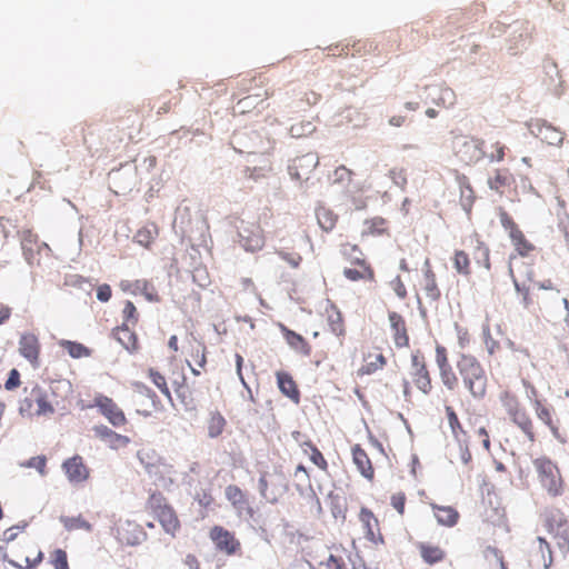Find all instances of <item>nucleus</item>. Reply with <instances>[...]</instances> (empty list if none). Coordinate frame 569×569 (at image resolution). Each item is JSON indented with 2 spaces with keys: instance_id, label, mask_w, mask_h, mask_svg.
<instances>
[{
  "instance_id": "58836bf2",
  "label": "nucleus",
  "mask_w": 569,
  "mask_h": 569,
  "mask_svg": "<svg viewBox=\"0 0 569 569\" xmlns=\"http://www.w3.org/2000/svg\"><path fill=\"white\" fill-rule=\"evenodd\" d=\"M413 380L417 388L421 390L423 393H428L431 389V382L425 366H420L418 368V371L413 372Z\"/></svg>"
},
{
  "instance_id": "4d7b16f0",
  "label": "nucleus",
  "mask_w": 569,
  "mask_h": 569,
  "mask_svg": "<svg viewBox=\"0 0 569 569\" xmlns=\"http://www.w3.org/2000/svg\"><path fill=\"white\" fill-rule=\"evenodd\" d=\"M368 228L363 230V232H370V233H381L383 231V224L385 221L382 219H373L372 221L368 222Z\"/></svg>"
},
{
  "instance_id": "49530a36",
  "label": "nucleus",
  "mask_w": 569,
  "mask_h": 569,
  "mask_svg": "<svg viewBox=\"0 0 569 569\" xmlns=\"http://www.w3.org/2000/svg\"><path fill=\"white\" fill-rule=\"evenodd\" d=\"M149 377L152 380V382L160 389V391L169 399L171 400L170 391L167 387V382L163 376H161L159 372L154 370L149 371Z\"/></svg>"
},
{
  "instance_id": "412c9836",
  "label": "nucleus",
  "mask_w": 569,
  "mask_h": 569,
  "mask_svg": "<svg viewBox=\"0 0 569 569\" xmlns=\"http://www.w3.org/2000/svg\"><path fill=\"white\" fill-rule=\"evenodd\" d=\"M158 520L167 533L173 535L179 522L171 508L164 506L157 512Z\"/></svg>"
},
{
  "instance_id": "7ed1b4c3",
  "label": "nucleus",
  "mask_w": 569,
  "mask_h": 569,
  "mask_svg": "<svg viewBox=\"0 0 569 569\" xmlns=\"http://www.w3.org/2000/svg\"><path fill=\"white\" fill-rule=\"evenodd\" d=\"M19 412L23 417H51L54 413V408L49 399L47 391L34 388L30 397L21 401Z\"/></svg>"
},
{
  "instance_id": "8fccbe9b",
  "label": "nucleus",
  "mask_w": 569,
  "mask_h": 569,
  "mask_svg": "<svg viewBox=\"0 0 569 569\" xmlns=\"http://www.w3.org/2000/svg\"><path fill=\"white\" fill-rule=\"evenodd\" d=\"M53 566L54 569H69L66 551L57 549L53 552Z\"/></svg>"
},
{
  "instance_id": "79ce46f5",
  "label": "nucleus",
  "mask_w": 569,
  "mask_h": 569,
  "mask_svg": "<svg viewBox=\"0 0 569 569\" xmlns=\"http://www.w3.org/2000/svg\"><path fill=\"white\" fill-rule=\"evenodd\" d=\"M357 260V262H360L361 263V270H358V269H345L343 273L346 276V278H348L349 280L351 281H357V280H360V279H366V278H371L372 277V272L371 270L366 267L359 258H355Z\"/></svg>"
},
{
  "instance_id": "a18cd8bd",
  "label": "nucleus",
  "mask_w": 569,
  "mask_h": 569,
  "mask_svg": "<svg viewBox=\"0 0 569 569\" xmlns=\"http://www.w3.org/2000/svg\"><path fill=\"white\" fill-rule=\"evenodd\" d=\"M439 371H440V377H441L442 383L449 390H453L458 385V378L456 377L455 372L452 371V368L449 367L446 369H441Z\"/></svg>"
},
{
  "instance_id": "ea45409f",
  "label": "nucleus",
  "mask_w": 569,
  "mask_h": 569,
  "mask_svg": "<svg viewBox=\"0 0 569 569\" xmlns=\"http://www.w3.org/2000/svg\"><path fill=\"white\" fill-rule=\"evenodd\" d=\"M510 176L507 170H496L495 176L488 179V186L491 190L500 191V189L509 183Z\"/></svg>"
},
{
  "instance_id": "7c9ffc66",
  "label": "nucleus",
  "mask_w": 569,
  "mask_h": 569,
  "mask_svg": "<svg viewBox=\"0 0 569 569\" xmlns=\"http://www.w3.org/2000/svg\"><path fill=\"white\" fill-rule=\"evenodd\" d=\"M317 220L320 228L325 231H330L333 229L337 216L325 207H320L316 211Z\"/></svg>"
},
{
  "instance_id": "72a5a7b5",
  "label": "nucleus",
  "mask_w": 569,
  "mask_h": 569,
  "mask_svg": "<svg viewBox=\"0 0 569 569\" xmlns=\"http://www.w3.org/2000/svg\"><path fill=\"white\" fill-rule=\"evenodd\" d=\"M226 420L219 412H211L208 419V435L210 438H217L224 429Z\"/></svg>"
},
{
  "instance_id": "39448f33",
  "label": "nucleus",
  "mask_w": 569,
  "mask_h": 569,
  "mask_svg": "<svg viewBox=\"0 0 569 569\" xmlns=\"http://www.w3.org/2000/svg\"><path fill=\"white\" fill-rule=\"evenodd\" d=\"M501 403L512 421L529 437L533 439L532 425L527 413L520 409L518 399L508 391L500 397Z\"/></svg>"
},
{
  "instance_id": "37998d69",
  "label": "nucleus",
  "mask_w": 569,
  "mask_h": 569,
  "mask_svg": "<svg viewBox=\"0 0 569 569\" xmlns=\"http://www.w3.org/2000/svg\"><path fill=\"white\" fill-rule=\"evenodd\" d=\"M315 129L316 127L311 121H301L291 126L290 134L293 138H300L312 133Z\"/></svg>"
},
{
  "instance_id": "1a4fd4ad",
  "label": "nucleus",
  "mask_w": 569,
  "mask_h": 569,
  "mask_svg": "<svg viewBox=\"0 0 569 569\" xmlns=\"http://www.w3.org/2000/svg\"><path fill=\"white\" fill-rule=\"evenodd\" d=\"M529 132L550 146H560L563 133L542 120H532L527 123Z\"/></svg>"
},
{
  "instance_id": "864d4df0",
  "label": "nucleus",
  "mask_w": 569,
  "mask_h": 569,
  "mask_svg": "<svg viewBox=\"0 0 569 569\" xmlns=\"http://www.w3.org/2000/svg\"><path fill=\"white\" fill-rule=\"evenodd\" d=\"M455 329L458 338V345L461 349H463L469 342L468 330L466 328L458 326L457 323L455 325Z\"/></svg>"
},
{
  "instance_id": "e2e57ef3",
  "label": "nucleus",
  "mask_w": 569,
  "mask_h": 569,
  "mask_svg": "<svg viewBox=\"0 0 569 569\" xmlns=\"http://www.w3.org/2000/svg\"><path fill=\"white\" fill-rule=\"evenodd\" d=\"M405 496L402 493H397V495H393L392 498H391V503L393 506V508L400 513L402 515L403 513V509H405Z\"/></svg>"
},
{
  "instance_id": "680f3d73",
  "label": "nucleus",
  "mask_w": 569,
  "mask_h": 569,
  "mask_svg": "<svg viewBox=\"0 0 569 569\" xmlns=\"http://www.w3.org/2000/svg\"><path fill=\"white\" fill-rule=\"evenodd\" d=\"M97 298L102 302L109 301L111 298V288L108 284L99 286L97 290Z\"/></svg>"
},
{
  "instance_id": "0e129e2a",
  "label": "nucleus",
  "mask_w": 569,
  "mask_h": 569,
  "mask_svg": "<svg viewBox=\"0 0 569 569\" xmlns=\"http://www.w3.org/2000/svg\"><path fill=\"white\" fill-rule=\"evenodd\" d=\"M341 559L335 557L333 555H329L323 565L328 569H340L341 568Z\"/></svg>"
},
{
  "instance_id": "c03bdc74",
  "label": "nucleus",
  "mask_w": 569,
  "mask_h": 569,
  "mask_svg": "<svg viewBox=\"0 0 569 569\" xmlns=\"http://www.w3.org/2000/svg\"><path fill=\"white\" fill-rule=\"evenodd\" d=\"M127 527L131 529L130 536H123L119 531L120 540L124 541L127 545L134 546L138 545L141 540L142 532L139 530V527L136 523H132L130 521L126 522Z\"/></svg>"
},
{
  "instance_id": "603ef678",
  "label": "nucleus",
  "mask_w": 569,
  "mask_h": 569,
  "mask_svg": "<svg viewBox=\"0 0 569 569\" xmlns=\"http://www.w3.org/2000/svg\"><path fill=\"white\" fill-rule=\"evenodd\" d=\"M390 287L400 299H403L407 296L406 287L400 277H396L391 280Z\"/></svg>"
},
{
  "instance_id": "aec40b11",
  "label": "nucleus",
  "mask_w": 569,
  "mask_h": 569,
  "mask_svg": "<svg viewBox=\"0 0 569 569\" xmlns=\"http://www.w3.org/2000/svg\"><path fill=\"white\" fill-rule=\"evenodd\" d=\"M352 460L360 473L368 479L373 476L371 462L365 452L358 445L352 448Z\"/></svg>"
},
{
  "instance_id": "c85d7f7f",
  "label": "nucleus",
  "mask_w": 569,
  "mask_h": 569,
  "mask_svg": "<svg viewBox=\"0 0 569 569\" xmlns=\"http://www.w3.org/2000/svg\"><path fill=\"white\" fill-rule=\"evenodd\" d=\"M158 236V228L154 223H148L143 226L134 236L137 243L148 247L154 238Z\"/></svg>"
},
{
  "instance_id": "de8ad7c7",
  "label": "nucleus",
  "mask_w": 569,
  "mask_h": 569,
  "mask_svg": "<svg viewBox=\"0 0 569 569\" xmlns=\"http://www.w3.org/2000/svg\"><path fill=\"white\" fill-rule=\"evenodd\" d=\"M538 542L539 549L542 553L545 569H548L552 562L550 547L548 542L541 537L538 538Z\"/></svg>"
},
{
  "instance_id": "4c0bfd02",
  "label": "nucleus",
  "mask_w": 569,
  "mask_h": 569,
  "mask_svg": "<svg viewBox=\"0 0 569 569\" xmlns=\"http://www.w3.org/2000/svg\"><path fill=\"white\" fill-rule=\"evenodd\" d=\"M370 358L371 356L365 359V363L359 369L360 375H371L386 365V359L382 355H376L373 360H370Z\"/></svg>"
},
{
  "instance_id": "5701e85b",
  "label": "nucleus",
  "mask_w": 569,
  "mask_h": 569,
  "mask_svg": "<svg viewBox=\"0 0 569 569\" xmlns=\"http://www.w3.org/2000/svg\"><path fill=\"white\" fill-rule=\"evenodd\" d=\"M326 312L331 331L337 336L343 335L342 317L337 307L330 301H327Z\"/></svg>"
},
{
  "instance_id": "a19ab883",
  "label": "nucleus",
  "mask_w": 569,
  "mask_h": 569,
  "mask_svg": "<svg viewBox=\"0 0 569 569\" xmlns=\"http://www.w3.org/2000/svg\"><path fill=\"white\" fill-rule=\"evenodd\" d=\"M133 289H132V295H143L144 298L148 300V301H157L158 300V296L157 293L154 292V290L150 287H149V283L144 280H136L133 281Z\"/></svg>"
},
{
  "instance_id": "20e7f679",
  "label": "nucleus",
  "mask_w": 569,
  "mask_h": 569,
  "mask_svg": "<svg viewBox=\"0 0 569 569\" xmlns=\"http://www.w3.org/2000/svg\"><path fill=\"white\" fill-rule=\"evenodd\" d=\"M481 147L482 141L468 136H457L452 140L453 152L466 163L477 162L483 157Z\"/></svg>"
},
{
  "instance_id": "774afa93",
  "label": "nucleus",
  "mask_w": 569,
  "mask_h": 569,
  "mask_svg": "<svg viewBox=\"0 0 569 569\" xmlns=\"http://www.w3.org/2000/svg\"><path fill=\"white\" fill-rule=\"evenodd\" d=\"M184 565L189 568V569H199V562L197 560V558L192 555H188L184 559Z\"/></svg>"
},
{
  "instance_id": "6e6d98bb",
  "label": "nucleus",
  "mask_w": 569,
  "mask_h": 569,
  "mask_svg": "<svg viewBox=\"0 0 569 569\" xmlns=\"http://www.w3.org/2000/svg\"><path fill=\"white\" fill-rule=\"evenodd\" d=\"M123 317L127 322L131 321L132 323L137 322L136 317V307L131 301H127L123 309Z\"/></svg>"
},
{
  "instance_id": "338daca9",
  "label": "nucleus",
  "mask_w": 569,
  "mask_h": 569,
  "mask_svg": "<svg viewBox=\"0 0 569 569\" xmlns=\"http://www.w3.org/2000/svg\"><path fill=\"white\" fill-rule=\"evenodd\" d=\"M501 224L506 230H508L509 234H511L512 229H518L515 222L506 214H501Z\"/></svg>"
},
{
  "instance_id": "e433bc0d",
  "label": "nucleus",
  "mask_w": 569,
  "mask_h": 569,
  "mask_svg": "<svg viewBox=\"0 0 569 569\" xmlns=\"http://www.w3.org/2000/svg\"><path fill=\"white\" fill-rule=\"evenodd\" d=\"M423 290L426 292V296L430 300H437L440 296V292L437 287L436 277L431 269H428L425 271V286Z\"/></svg>"
},
{
  "instance_id": "ddd939ff",
  "label": "nucleus",
  "mask_w": 569,
  "mask_h": 569,
  "mask_svg": "<svg viewBox=\"0 0 569 569\" xmlns=\"http://www.w3.org/2000/svg\"><path fill=\"white\" fill-rule=\"evenodd\" d=\"M93 431L96 437H98L112 450L124 448L130 443V439L127 436L119 435L107 426H96Z\"/></svg>"
},
{
  "instance_id": "a878e982",
  "label": "nucleus",
  "mask_w": 569,
  "mask_h": 569,
  "mask_svg": "<svg viewBox=\"0 0 569 569\" xmlns=\"http://www.w3.org/2000/svg\"><path fill=\"white\" fill-rule=\"evenodd\" d=\"M59 346L67 350L69 356L74 359L87 358L91 356L90 349L79 342L61 340L59 341Z\"/></svg>"
},
{
  "instance_id": "052dcab7",
  "label": "nucleus",
  "mask_w": 569,
  "mask_h": 569,
  "mask_svg": "<svg viewBox=\"0 0 569 569\" xmlns=\"http://www.w3.org/2000/svg\"><path fill=\"white\" fill-rule=\"evenodd\" d=\"M23 528H24V526H13V527L4 530L2 533V539L7 542L14 540L18 532L23 530Z\"/></svg>"
},
{
  "instance_id": "f704fd0d",
  "label": "nucleus",
  "mask_w": 569,
  "mask_h": 569,
  "mask_svg": "<svg viewBox=\"0 0 569 569\" xmlns=\"http://www.w3.org/2000/svg\"><path fill=\"white\" fill-rule=\"evenodd\" d=\"M515 249L518 251L520 256H526L529 251L532 250V244L529 243L522 232L519 229H512L511 234H509Z\"/></svg>"
},
{
  "instance_id": "f8f14e48",
  "label": "nucleus",
  "mask_w": 569,
  "mask_h": 569,
  "mask_svg": "<svg viewBox=\"0 0 569 569\" xmlns=\"http://www.w3.org/2000/svg\"><path fill=\"white\" fill-rule=\"evenodd\" d=\"M210 538L216 547L227 555H233L240 548V542L234 536L222 527H214L210 531Z\"/></svg>"
},
{
  "instance_id": "bb28decb",
  "label": "nucleus",
  "mask_w": 569,
  "mask_h": 569,
  "mask_svg": "<svg viewBox=\"0 0 569 569\" xmlns=\"http://www.w3.org/2000/svg\"><path fill=\"white\" fill-rule=\"evenodd\" d=\"M114 339L127 350L134 349L136 346V336L134 333L128 328L127 325H123L120 328H117L113 331Z\"/></svg>"
},
{
  "instance_id": "13d9d810",
  "label": "nucleus",
  "mask_w": 569,
  "mask_h": 569,
  "mask_svg": "<svg viewBox=\"0 0 569 569\" xmlns=\"http://www.w3.org/2000/svg\"><path fill=\"white\" fill-rule=\"evenodd\" d=\"M472 190L470 187H466V189L461 190V203L466 211H469L472 203Z\"/></svg>"
},
{
  "instance_id": "393cba45",
  "label": "nucleus",
  "mask_w": 569,
  "mask_h": 569,
  "mask_svg": "<svg viewBox=\"0 0 569 569\" xmlns=\"http://www.w3.org/2000/svg\"><path fill=\"white\" fill-rule=\"evenodd\" d=\"M430 96L438 106L450 107L455 103L456 94L450 88H431Z\"/></svg>"
},
{
  "instance_id": "cd10ccee",
  "label": "nucleus",
  "mask_w": 569,
  "mask_h": 569,
  "mask_svg": "<svg viewBox=\"0 0 569 569\" xmlns=\"http://www.w3.org/2000/svg\"><path fill=\"white\" fill-rule=\"evenodd\" d=\"M419 549L422 559L430 565L441 561L445 557L443 550L437 546L421 543Z\"/></svg>"
},
{
  "instance_id": "69168bd1",
  "label": "nucleus",
  "mask_w": 569,
  "mask_h": 569,
  "mask_svg": "<svg viewBox=\"0 0 569 569\" xmlns=\"http://www.w3.org/2000/svg\"><path fill=\"white\" fill-rule=\"evenodd\" d=\"M193 279L201 286L206 287L208 284V276L207 272L202 269H197Z\"/></svg>"
},
{
  "instance_id": "09e8293b",
  "label": "nucleus",
  "mask_w": 569,
  "mask_h": 569,
  "mask_svg": "<svg viewBox=\"0 0 569 569\" xmlns=\"http://www.w3.org/2000/svg\"><path fill=\"white\" fill-rule=\"evenodd\" d=\"M351 178V171L347 169L346 167L341 166L338 167L332 174V182L333 183H343L345 181H350Z\"/></svg>"
},
{
  "instance_id": "f257e3e1",
  "label": "nucleus",
  "mask_w": 569,
  "mask_h": 569,
  "mask_svg": "<svg viewBox=\"0 0 569 569\" xmlns=\"http://www.w3.org/2000/svg\"><path fill=\"white\" fill-rule=\"evenodd\" d=\"M457 368L463 386L473 398L480 399L487 389V376L478 360L469 355H461Z\"/></svg>"
},
{
  "instance_id": "bf43d9fd",
  "label": "nucleus",
  "mask_w": 569,
  "mask_h": 569,
  "mask_svg": "<svg viewBox=\"0 0 569 569\" xmlns=\"http://www.w3.org/2000/svg\"><path fill=\"white\" fill-rule=\"evenodd\" d=\"M28 467L37 469L41 475L44 473L46 459L43 457H33L29 460Z\"/></svg>"
},
{
  "instance_id": "2f4dec72",
  "label": "nucleus",
  "mask_w": 569,
  "mask_h": 569,
  "mask_svg": "<svg viewBox=\"0 0 569 569\" xmlns=\"http://www.w3.org/2000/svg\"><path fill=\"white\" fill-rule=\"evenodd\" d=\"M455 270L461 276L470 274V259L469 256L462 250H456L452 257Z\"/></svg>"
},
{
  "instance_id": "a211bd4d",
  "label": "nucleus",
  "mask_w": 569,
  "mask_h": 569,
  "mask_svg": "<svg viewBox=\"0 0 569 569\" xmlns=\"http://www.w3.org/2000/svg\"><path fill=\"white\" fill-rule=\"evenodd\" d=\"M389 323L393 331V340L397 347H405L408 345V337L406 332L405 321L397 312H389Z\"/></svg>"
},
{
  "instance_id": "4468645a",
  "label": "nucleus",
  "mask_w": 569,
  "mask_h": 569,
  "mask_svg": "<svg viewBox=\"0 0 569 569\" xmlns=\"http://www.w3.org/2000/svg\"><path fill=\"white\" fill-rule=\"evenodd\" d=\"M62 468L68 477V480L73 485L83 482L89 477V471L83 465L82 458L78 456L64 461Z\"/></svg>"
},
{
  "instance_id": "6ab92c4d",
  "label": "nucleus",
  "mask_w": 569,
  "mask_h": 569,
  "mask_svg": "<svg viewBox=\"0 0 569 569\" xmlns=\"http://www.w3.org/2000/svg\"><path fill=\"white\" fill-rule=\"evenodd\" d=\"M59 520L63 528L69 532L74 530H83L86 532L93 531V526L87 519H84L82 515L60 516Z\"/></svg>"
},
{
  "instance_id": "c9c22d12",
  "label": "nucleus",
  "mask_w": 569,
  "mask_h": 569,
  "mask_svg": "<svg viewBox=\"0 0 569 569\" xmlns=\"http://www.w3.org/2000/svg\"><path fill=\"white\" fill-rule=\"evenodd\" d=\"M536 415L551 430L555 437H558V428L552 423L551 413L548 408L543 407L540 401L533 403Z\"/></svg>"
},
{
  "instance_id": "dca6fc26",
  "label": "nucleus",
  "mask_w": 569,
  "mask_h": 569,
  "mask_svg": "<svg viewBox=\"0 0 569 569\" xmlns=\"http://www.w3.org/2000/svg\"><path fill=\"white\" fill-rule=\"evenodd\" d=\"M19 351L32 365L37 363L39 356L38 338L33 333H23L19 341Z\"/></svg>"
},
{
  "instance_id": "c756f323",
  "label": "nucleus",
  "mask_w": 569,
  "mask_h": 569,
  "mask_svg": "<svg viewBox=\"0 0 569 569\" xmlns=\"http://www.w3.org/2000/svg\"><path fill=\"white\" fill-rule=\"evenodd\" d=\"M360 521L362 522L363 529L366 531V537L370 541H375V532L373 528L377 527L378 521L372 515V512L366 508H362L359 515Z\"/></svg>"
},
{
  "instance_id": "f03ea898",
  "label": "nucleus",
  "mask_w": 569,
  "mask_h": 569,
  "mask_svg": "<svg viewBox=\"0 0 569 569\" xmlns=\"http://www.w3.org/2000/svg\"><path fill=\"white\" fill-rule=\"evenodd\" d=\"M536 472L541 486L551 496H558L562 491V478L559 468L546 457L537 458L533 461Z\"/></svg>"
},
{
  "instance_id": "9b49d317",
  "label": "nucleus",
  "mask_w": 569,
  "mask_h": 569,
  "mask_svg": "<svg viewBox=\"0 0 569 569\" xmlns=\"http://www.w3.org/2000/svg\"><path fill=\"white\" fill-rule=\"evenodd\" d=\"M548 531L552 535L559 550L566 555L569 550V533L561 515L553 516L547 522Z\"/></svg>"
},
{
  "instance_id": "9d476101",
  "label": "nucleus",
  "mask_w": 569,
  "mask_h": 569,
  "mask_svg": "<svg viewBox=\"0 0 569 569\" xmlns=\"http://www.w3.org/2000/svg\"><path fill=\"white\" fill-rule=\"evenodd\" d=\"M94 406L99 408L100 412L114 426L120 427L126 423L123 411L118 407L112 399L99 395L94 398Z\"/></svg>"
},
{
  "instance_id": "f3484780",
  "label": "nucleus",
  "mask_w": 569,
  "mask_h": 569,
  "mask_svg": "<svg viewBox=\"0 0 569 569\" xmlns=\"http://www.w3.org/2000/svg\"><path fill=\"white\" fill-rule=\"evenodd\" d=\"M430 506L440 526L453 527L458 522L459 513L455 508L436 503H431Z\"/></svg>"
},
{
  "instance_id": "2eb2a0df",
  "label": "nucleus",
  "mask_w": 569,
  "mask_h": 569,
  "mask_svg": "<svg viewBox=\"0 0 569 569\" xmlns=\"http://www.w3.org/2000/svg\"><path fill=\"white\" fill-rule=\"evenodd\" d=\"M240 243L247 251H256L262 248L263 238L257 226H247L239 230Z\"/></svg>"
},
{
  "instance_id": "5fc2aeb1",
  "label": "nucleus",
  "mask_w": 569,
  "mask_h": 569,
  "mask_svg": "<svg viewBox=\"0 0 569 569\" xmlns=\"http://www.w3.org/2000/svg\"><path fill=\"white\" fill-rule=\"evenodd\" d=\"M20 383V375L18 372V370L16 369H12L9 373V378L8 380L6 381V389L8 390H12L14 388H17Z\"/></svg>"
},
{
  "instance_id": "b1692460",
  "label": "nucleus",
  "mask_w": 569,
  "mask_h": 569,
  "mask_svg": "<svg viewBox=\"0 0 569 569\" xmlns=\"http://www.w3.org/2000/svg\"><path fill=\"white\" fill-rule=\"evenodd\" d=\"M277 382L280 391L288 398L298 401V391L292 378L286 372H277Z\"/></svg>"
},
{
  "instance_id": "473e14b6",
  "label": "nucleus",
  "mask_w": 569,
  "mask_h": 569,
  "mask_svg": "<svg viewBox=\"0 0 569 569\" xmlns=\"http://www.w3.org/2000/svg\"><path fill=\"white\" fill-rule=\"evenodd\" d=\"M280 329L283 332V336H284V339H286L287 343L292 349H295L297 351L308 352L307 343H306L305 339L300 335L289 330L283 325H280Z\"/></svg>"
},
{
  "instance_id": "4be33fe9",
  "label": "nucleus",
  "mask_w": 569,
  "mask_h": 569,
  "mask_svg": "<svg viewBox=\"0 0 569 569\" xmlns=\"http://www.w3.org/2000/svg\"><path fill=\"white\" fill-rule=\"evenodd\" d=\"M226 497L237 509L239 516H242V512L244 510H247V512L250 513L248 503L243 497V493L241 492V490L239 488H237L234 486L227 487L226 488Z\"/></svg>"
},
{
  "instance_id": "3c124183",
  "label": "nucleus",
  "mask_w": 569,
  "mask_h": 569,
  "mask_svg": "<svg viewBox=\"0 0 569 569\" xmlns=\"http://www.w3.org/2000/svg\"><path fill=\"white\" fill-rule=\"evenodd\" d=\"M436 362L438 365L439 370L451 367L448 362L446 349L442 346H437L436 348Z\"/></svg>"
},
{
  "instance_id": "0eeeda50",
  "label": "nucleus",
  "mask_w": 569,
  "mask_h": 569,
  "mask_svg": "<svg viewBox=\"0 0 569 569\" xmlns=\"http://www.w3.org/2000/svg\"><path fill=\"white\" fill-rule=\"evenodd\" d=\"M318 163L317 154L309 152L295 158L288 167V173L293 180L308 181L309 174L317 168Z\"/></svg>"
},
{
  "instance_id": "6e6552de",
  "label": "nucleus",
  "mask_w": 569,
  "mask_h": 569,
  "mask_svg": "<svg viewBox=\"0 0 569 569\" xmlns=\"http://www.w3.org/2000/svg\"><path fill=\"white\" fill-rule=\"evenodd\" d=\"M509 273L512 278L515 289L522 295L523 305H529V282L532 281L533 272L530 266L522 263L521 268L515 271L513 257L510 258Z\"/></svg>"
},
{
  "instance_id": "423d86ee",
  "label": "nucleus",
  "mask_w": 569,
  "mask_h": 569,
  "mask_svg": "<svg viewBox=\"0 0 569 569\" xmlns=\"http://www.w3.org/2000/svg\"><path fill=\"white\" fill-rule=\"evenodd\" d=\"M146 470L154 483L163 489H169L179 479V473L173 466L162 460L146 463Z\"/></svg>"
}]
</instances>
